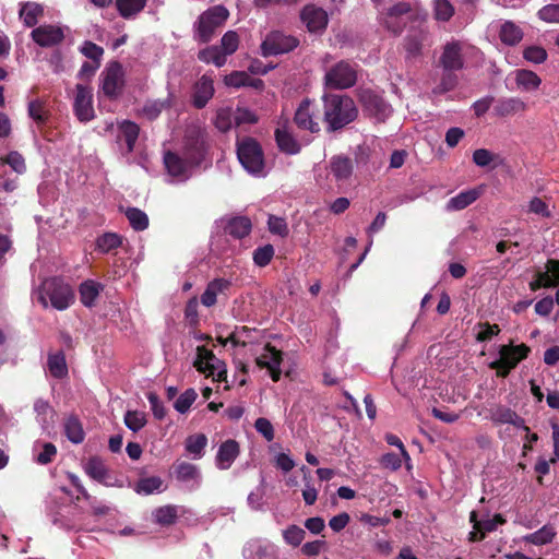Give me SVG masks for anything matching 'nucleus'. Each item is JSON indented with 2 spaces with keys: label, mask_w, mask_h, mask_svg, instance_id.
I'll use <instances>...</instances> for the list:
<instances>
[{
  "label": "nucleus",
  "mask_w": 559,
  "mask_h": 559,
  "mask_svg": "<svg viewBox=\"0 0 559 559\" xmlns=\"http://www.w3.org/2000/svg\"><path fill=\"white\" fill-rule=\"evenodd\" d=\"M358 116L355 102L346 95L328 94L323 96V121L328 132H335L350 122Z\"/></svg>",
  "instance_id": "obj_1"
},
{
  "label": "nucleus",
  "mask_w": 559,
  "mask_h": 559,
  "mask_svg": "<svg viewBox=\"0 0 559 559\" xmlns=\"http://www.w3.org/2000/svg\"><path fill=\"white\" fill-rule=\"evenodd\" d=\"M34 296L43 308L51 307L58 311L67 310L75 300L72 286L60 276L45 278L34 290Z\"/></svg>",
  "instance_id": "obj_2"
},
{
  "label": "nucleus",
  "mask_w": 559,
  "mask_h": 559,
  "mask_svg": "<svg viewBox=\"0 0 559 559\" xmlns=\"http://www.w3.org/2000/svg\"><path fill=\"white\" fill-rule=\"evenodd\" d=\"M426 13L416 2L400 1L379 10L380 23L393 35H400L407 22H425Z\"/></svg>",
  "instance_id": "obj_3"
},
{
  "label": "nucleus",
  "mask_w": 559,
  "mask_h": 559,
  "mask_svg": "<svg viewBox=\"0 0 559 559\" xmlns=\"http://www.w3.org/2000/svg\"><path fill=\"white\" fill-rule=\"evenodd\" d=\"M237 157L242 167L251 175L264 176V155L260 143L250 136L239 138L236 142Z\"/></svg>",
  "instance_id": "obj_4"
},
{
  "label": "nucleus",
  "mask_w": 559,
  "mask_h": 559,
  "mask_svg": "<svg viewBox=\"0 0 559 559\" xmlns=\"http://www.w3.org/2000/svg\"><path fill=\"white\" fill-rule=\"evenodd\" d=\"M229 16L224 5H214L204 11L193 25L194 39L200 43H209L217 28L223 26Z\"/></svg>",
  "instance_id": "obj_5"
},
{
  "label": "nucleus",
  "mask_w": 559,
  "mask_h": 559,
  "mask_svg": "<svg viewBox=\"0 0 559 559\" xmlns=\"http://www.w3.org/2000/svg\"><path fill=\"white\" fill-rule=\"evenodd\" d=\"M530 347L525 344L520 345H501L499 348V357L489 364L497 374L506 377L516 365L527 357Z\"/></svg>",
  "instance_id": "obj_6"
},
{
  "label": "nucleus",
  "mask_w": 559,
  "mask_h": 559,
  "mask_svg": "<svg viewBox=\"0 0 559 559\" xmlns=\"http://www.w3.org/2000/svg\"><path fill=\"white\" fill-rule=\"evenodd\" d=\"M356 80L355 66L344 60L334 64L324 75L325 85L334 90L349 88L356 83Z\"/></svg>",
  "instance_id": "obj_7"
},
{
  "label": "nucleus",
  "mask_w": 559,
  "mask_h": 559,
  "mask_svg": "<svg viewBox=\"0 0 559 559\" xmlns=\"http://www.w3.org/2000/svg\"><path fill=\"white\" fill-rule=\"evenodd\" d=\"M299 45V40L281 31L269 33L263 39L260 49L263 57L277 56L294 50Z\"/></svg>",
  "instance_id": "obj_8"
},
{
  "label": "nucleus",
  "mask_w": 559,
  "mask_h": 559,
  "mask_svg": "<svg viewBox=\"0 0 559 559\" xmlns=\"http://www.w3.org/2000/svg\"><path fill=\"white\" fill-rule=\"evenodd\" d=\"M163 162L167 176L170 178L169 182L173 183L186 182L195 168L185 156L171 151L165 152Z\"/></svg>",
  "instance_id": "obj_9"
},
{
  "label": "nucleus",
  "mask_w": 559,
  "mask_h": 559,
  "mask_svg": "<svg viewBox=\"0 0 559 559\" xmlns=\"http://www.w3.org/2000/svg\"><path fill=\"white\" fill-rule=\"evenodd\" d=\"M194 366L199 372L212 378L213 381H226L225 364L207 349L198 348Z\"/></svg>",
  "instance_id": "obj_10"
},
{
  "label": "nucleus",
  "mask_w": 559,
  "mask_h": 559,
  "mask_svg": "<svg viewBox=\"0 0 559 559\" xmlns=\"http://www.w3.org/2000/svg\"><path fill=\"white\" fill-rule=\"evenodd\" d=\"M206 153L205 135L197 128L187 131L185 136L183 156L195 167L204 160Z\"/></svg>",
  "instance_id": "obj_11"
},
{
  "label": "nucleus",
  "mask_w": 559,
  "mask_h": 559,
  "mask_svg": "<svg viewBox=\"0 0 559 559\" xmlns=\"http://www.w3.org/2000/svg\"><path fill=\"white\" fill-rule=\"evenodd\" d=\"M429 41V32L423 22H418L417 26H412L403 40L407 60L416 59L421 56L423 50Z\"/></svg>",
  "instance_id": "obj_12"
},
{
  "label": "nucleus",
  "mask_w": 559,
  "mask_h": 559,
  "mask_svg": "<svg viewBox=\"0 0 559 559\" xmlns=\"http://www.w3.org/2000/svg\"><path fill=\"white\" fill-rule=\"evenodd\" d=\"M102 90L109 98H116L124 85V72L118 61L110 62L102 74Z\"/></svg>",
  "instance_id": "obj_13"
},
{
  "label": "nucleus",
  "mask_w": 559,
  "mask_h": 559,
  "mask_svg": "<svg viewBox=\"0 0 559 559\" xmlns=\"http://www.w3.org/2000/svg\"><path fill=\"white\" fill-rule=\"evenodd\" d=\"M73 110L75 117L81 122H88L95 118V110L93 107L92 90L83 84H76L75 95L73 100Z\"/></svg>",
  "instance_id": "obj_14"
},
{
  "label": "nucleus",
  "mask_w": 559,
  "mask_h": 559,
  "mask_svg": "<svg viewBox=\"0 0 559 559\" xmlns=\"http://www.w3.org/2000/svg\"><path fill=\"white\" fill-rule=\"evenodd\" d=\"M495 426L500 425H512L515 428L530 431V428L525 425L524 418H522L515 411L501 404H495L488 408V415L486 416Z\"/></svg>",
  "instance_id": "obj_15"
},
{
  "label": "nucleus",
  "mask_w": 559,
  "mask_h": 559,
  "mask_svg": "<svg viewBox=\"0 0 559 559\" xmlns=\"http://www.w3.org/2000/svg\"><path fill=\"white\" fill-rule=\"evenodd\" d=\"M31 37L40 47H53L63 41L64 28L55 24H43L32 31Z\"/></svg>",
  "instance_id": "obj_16"
},
{
  "label": "nucleus",
  "mask_w": 559,
  "mask_h": 559,
  "mask_svg": "<svg viewBox=\"0 0 559 559\" xmlns=\"http://www.w3.org/2000/svg\"><path fill=\"white\" fill-rule=\"evenodd\" d=\"M281 352L276 350L275 347L266 345L263 348V353L255 358V368L265 370V373L270 376L272 381L277 382L281 377Z\"/></svg>",
  "instance_id": "obj_17"
},
{
  "label": "nucleus",
  "mask_w": 559,
  "mask_h": 559,
  "mask_svg": "<svg viewBox=\"0 0 559 559\" xmlns=\"http://www.w3.org/2000/svg\"><path fill=\"white\" fill-rule=\"evenodd\" d=\"M300 19L312 33L323 31L329 21L326 12L314 4L306 5L300 13Z\"/></svg>",
  "instance_id": "obj_18"
},
{
  "label": "nucleus",
  "mask_w": 559,
  "mask_h": 559,
  "mask_svg": "<svg viewBox=\"0 0 559 559\" xmlns=\"http://www.w3.org/2000/svg\"><path fill=\"white\" fill-rule=\"evenodd\" d=\"M226 235L241 239L251 231V221L246 216L223 217L218 222Z\"/></svg>",
  "instance_id": "obj_19"
},
{
  "label": "nucleus",
  "mask_w": 559,
  "mask_h": 559,
  "mask_svg": "<svg viewBox=\"0 0 559 559\" xmlns=\"http://www.w3.org/2000/svg\"><path fill=\"white\" fill-rule=\"evenodd\" d=\"M444 71H457L464 67L462 46L457 41L448 43L440 57Z\"/></svg>",
  "instance_id": "obj_20"
},
{
  "label": "nucleus",
  "mask_w": 559,
  "mask_h": 559,
  "mask_svg": "<svg viewBox=\"0 0 559 559\" xmlns=\"http://www.w3.org/2000/svg\"><path fill=\"white\" fill-rule=\"evenodd\" d=\"M311 106L312 103L309 99H304L295 112L294 122L301 130L317 133L320 131V124L313 119Z\"/></svg>",
  "instance_id": "obj_21"
},
{
  "label": "nucleus",
  "mask_w": 559,
  "mask_h": 559,
  "mask_svg": "<svg viewBox=\"0 0 559 559\" xmlns=\"http://www.w3.org/2000/svg\"><path fill=\"white\" fill-rule=\"evenodd\" d=\"M329 169L337 182L346 181L353 175L354 164L348 156L334 155L330 158Z\"/></svg>",
  "instance_id": "obj_22"
},
{
  "label": "nucleus",
  "mask_w": 559,
  "mask_h": 559,
  "mask_svg": "<svg viewBox=\"0 0 559 559\" xmlns=\"http://www.w3.org/2000/svg\"><path fill=\"white\" fill-rule=\"evenodd\" d=\"M239 443L234 439L224 441L216 454V465L221 469H228L239 455Z\"/></svg>",
  "instance_id": "obj_23"
},
{
  "label": "nucleus",
  "mask_w": 559,
  "mask_h": 559,
  "mask_svg": "<svg viewBox=\"0 0 559 559\" xmlns=\"http://www.w3.org/2000/svg\"><path fill=\"white\" fill-rule=\"evenodd\" d=\"M213 95V80L206 75H203L194 85L193 105L201 109L206 106Z\"/></svg>",
  "instance_id": "obj_24"
},
{
  "label": "nucleus",
  "mask_w": 559,
  "mask_h": 559,
  "mask_svg": "<svg viewBox=\"0 0 559 559\" xmlns=\"http://www.w3.org/2000/svg\"><path fill=\"white\" fill-rule=\"evenodd\" d=\"M231 282L226 278H215L211 281L201 296V302L205 307H212L217 301V295L224 294L229 289Z\"/></svg>",
  "instance_id": "obj_25"
},
{
  "label": "nucleus",
  "mask_w": 559,
  "mask_h": 559,
  "mask_svg": "<svg viewBox=\"0 0 559 559\" xmlns=\"http://www.w3.org/2000/svg\"><path fill=\"white\" fill-rule=\"evenodd\" d=\"M516 87L522 92L537 91L542 84V79L531 70L518 69L513 72Z\"/></svg>",
  "instance_id": "obj_26"
},
{
  "label": "nucleus",
  "mask_w": 559,
  "mask_h": 559,
  "mask_svg": "<svg viewBox=\"0 0 559 559\" xmlns=\"http://www.w3.org/2000/svg\"><path fill=\"white\" fill-rule=\"evenodd\" d=\"M526 108V104L520 97H504L497 100L493 110L499 117H508L523 112Z\"/></svg>",
  "instance_id": "obj_27"
},
{
  "label": "nucleus",
  "mask_w": 559,
  "mask_h": 559,
  "mask_svg": "<svg viewBox=\"0 0 559 559\" xmlns=\"http://www.w3.org/2000/svg\"><path fill=\"white\" fill-rule=\"evenodd\" d=\"M85 473L98 483L108 485L109 472L105 462L98 456H92L85 464Z\"/></svg>",
  "instance_id": "obj_28"
},
{
  "label": "nucleus",
  "mask_w": 559,
  "mask_h": 559,
  "mask_svg": "<svg viewBox=\"0 0 559 559\" xmlns=\"http://www.w3.org/2000/svg\"><path fill=\"white\" fill-rule=\"evenodd\" d=\"M103 290V285L92 281L86 280L83 283L80 284L79 293H80V300L85 307H93L95 304V300L99 296V293Z\"/></svg>",
  "instance_id": "obj_29"
},
{
  "label": "nucleus",
  "mask_w": 559,
  "mask_h": 559,
  "mask_svg": "<svg viewBox=\"0 0 559 559\" xmlns=\"http://www.w3.org/2000/svg\"><path fill=\"white\" fill-rule=\"evenodd\" d=\"M480 193L476 189L462 191L455 197L451 198L445 209L447 211H461L471 205L473 202H475L479 198Z\"/></svg>",
  "instance_id": "obj_30"
},
{
  "label": "nucleus",
  "mask_w": 559,
  "mask_h": 559,
  "mask_svg": "<svg viewBox=\"0 0 559 559\" xmlns=\"http://www.w3.org/2000/svg\"><path fill=\"white\" fill-rule=\"evenodd\" d=\"M66 437L73 443L79 444L84 441L85 432L80 419L76 416H69L63 423Z\"/></svg>",
  "instance_id": "obj_31"
},
{
  "label": "nucleus",
  "mask_w": 559,
  "mask_h": 559,
  "mask_svg": "<svg viewBox=\"0 0 559 559\" xmlns=\"http://www.w3.org/2000/svg\"><path fill=\"white\" fill-rule=\"evenodd\" d=\"M275 140L280 150L286 154L294 155L300 151L299 143L286 129L277 128L275 130Z\"/></svg>",
  "instance_id": "obj_32"
},
{
  "label": "nucleus",
  "mask_w": 559,
  "mask_h": 559,
  "mask_svg": "<svg viewBox=\"0 0 559 559\" xmlns=\"http://www.w3.org/2000/svg\"><path fill=\"white\" fill-rule=\"evenodd\" d=\"M499 37L503 44L514 46L522 40L523 32L515 23L507 21L500 27Z\"/></svg>",
  "instance_id": "obj_33"
},
{
  "label": "nucleus",
  "mask_w": 559,
  "mask_h": 559,
  "mask_svg": "<svg viewBox=\"0 0 559 559\" xmlns=\"http://www.w3.org/2000/svg\"><path fill=\"white\" fill-rule=\"evenodd\" d=\"M119 136L123 139L127 144L128 153H131L134 150L136 140L139 138L140 127L133 121L123 120L119 124Z\"/></svg>",
  "instance_id": "obj_34"
},
{
  "label": "nucleus",
  "mask_w": 559,
  "mask_h": 559,
  "mask_svg": "<svg viewBox=\"0 0 559 559\" xmlns=\"http://www.w3.org/2000/svg\"><path fill=\"white\" fill-rule=\"evenodd\" d=\"M43 13V7L35 2H26L20 9V17L27 27L35 26Z\"/></svg>",
  "instance_id": "obj_35"
},
{
  "label": "nucleus",
  "mask_w": 559,
  "mask_h": 559,
  "mask_svg": "<svg viewBox=\"0 0 559 559\" xmlns=\"http://www.w3.org/2000/svg\"><path fill=\"white\" fill-rule=\"evenodd\" d=\"M198 58L205 63H213L218 68L226 63V56L222 51L221 47L215 45L200 50Z\"/></svg>",
  "instance_id": "obj_36"
},
{
  "label": "nucleus",
  "mask_w": 559,
  "mask_h": 559,
  "mask_svg": "<svg viewBox=\"0 0 559 559\" xmlns=\"http://www.w3.org/2000/svg\"><path fill=\"white\" fill-rule=\"evenodd\" d=\"M47 367L51 376L62 378L68 372L64 354L60 350L48 356Z\"/></svg>",
  "instance_id": "obj_37"
},
{
  "label": "nucleus",
  "mask_w": 559,
  "mask_h": 559,
  "mask_svg": "<svg viewBox=\"0 0 559 559\" xmlns=\"http://www.w3.org/2000/svg\"><path fill=\"white\" fill-rule=\"evenodd\" d=\"M556 536V531L551 525H544L538 531L528 534L524 539L533 545L540 546L551 543Z\"/></svg>",
  "instance_id": "obj_38"
},
{
  "label": "nucleus",
  "mask_w": 559,
  "mask_h": 559,
  "mask_svg": "<svg viewBox=\"0 0 559 559\" xmlns=\"http://www.w3.org/2000/svg\"><path fill=\"white\" fill-rule=\"evenodd\" d=\"M116 5L121 16L130 19L145 8L146 0H117Z\"/></svg>",
  "instance_id": "obj_39"
},
{
  "label": "nucleus",
  "mask_w": 559,
  "mask_h": 559,
  "mask_svg": "<svg viewBox=\"0 0 559 559\" xmlns=\"http://www.w3.org/2000/svg\"><path fill=\"white\" fill-rule=\"evenodd\" d=\"M433 17L438 22H448L455 13L453 4L449 0H433Z\"/></svg>",
  "instance_id": "obj_40"
},
{
  "label": "nucleus",
  "mask_w": 559,
  "mask_h": 559,
  "mask_svg": "<svg viewBox=\"0 0 559 559\" xmlns=\"http://www.w3.org/2000/svg\"><path fill=\"white\" fill-rule=\"evenodd\" d=\"M367 107L379 120H384L392 112L391 106L376 95L368 98Z\"/></svg>",
  "instance_id": "obj_41"
},
{
  "label": "nucleus",
  "mask_w": 559,
  "mask_h": 559,
  "mask_svg": "<svg viewBox=\"0 0 559 559\" xmlns=\"http://www.w3.org/2000/svg\"><path fill=\"white\" fill-rule=\"evenodd\" d=\"M235 126V114L231 107L219 108L216 112L215 127L222 131L227 132Z\"/></svg>",
  "instance_id": "obj_42"
},
{
  "label": "nucleus",
  "mask_w": 559,
  "mask_h": 559,
  "mask_svg": "<svg viewBox=\"0 0 559 559\" xmlns=\"http://www.w3.org/2000/svg\"><path fill=\"white\" fill-rule=\"evenodd\" d=\"M126 216L131 227L135 230H144L148 226L147 215L138 207H128L126 210Z\"/></svg>",
  "instance_id": "obj_43"
},
{
  "label": "nucleus",
  "mask_w": 559,
  "mask_h": 559,
  "mask_svg": "<svg viewBox=\"0 0 559 559\" xmlns=\"http://www.w3.org/2000/svg\"><path fill=\"white\" fill-rule=\"evenodd\" d=\"M123 423L131 431L138 432L145 427L147 423L146 414L140 411H127Z\"/></svg>",
  "instance_id": "obj_44"
},
{
  "label": "nucleus",
  "mask_w": 559,
  "mask_h": 559,
  "mask_svg": "<svg viewBox=\"0 0 559 559\" xmlns=\"http://www.w3.org/2000/svg\"><path fill=\"white\" fill-rule=\"evenodd\" d=\"M176 477L180 481H190L199 477V469L189 462H180L175 465Z\"/></svg>",
  "instance_id": "obj_45"
},
{
  "label": "nucleus",
  "mask_w": 559,
  "mask_h": 559,
  "mask_svg": "<svg viewBox=\"0 0 559 559\" xmlns=\"http://www.w3.org/2000/svg\"><path fill=\"white\" fill-rule=\"evenodd\" d=\"M28 115L38 128L43 127L48 120V110L40 100H33L28 104Z\"/></svg>",
  "instance_id": "obj_46"
},
{
  "label": "nucleus",
  "mask_w": 559,
  "mask_h": 559,
  "mask_svg": "<svg viewBox=\"0 0 559 559\" xmlns=\"http://www.w3.org/2000/svg\"><path fill=\"white\" fill-rule=\"evenodd\" d=\"M170 106L169 99L165 100H150L145 103V105L142 108V114L144 117H146L150 120L156 119L164 109L168 108Z\"/></svg>",
  "instance_id": "obj_47"
},
{
  "label": "nucleus",
  "mask_w": 559,
  "mask_h": 559,
  "mask_svg": "<svg viewBox=\"0 0 559 559\" xmlns=\"http://www.w3.org/2000/svg\"><path fill=\"white\" fill-rule=\"evenodd\" d=\"M122 243V239L118 234L115 233H106L98 237L97 239V248L99 251L107 253Z\"/></svg>",
  "instance_id": "obj_48"
},
{
  "label": "nucleus",
  "mask_w": 559,
  "mask_h": 559,
  "mask_svg": "<svg viewBox=\"0 0 559 559\" xmlns=\"http://www.w3.org/2000/svg\"><path fill=\"white\" fill-rule=\"evenodd\" d=\"M306 532L298 525H289L283 531V538L287 545L298 547L305 539Z\"/></svg>",
  "instance_id": "obj_49"
},
{
  "label": "nucleus",
  "mask_w": 559,
  "mask_h": 559,
  "mask_svg": "<svg viewBox=\"0 0 559 559\" xmlns=\"http://www.w3.org/2000/svg\"><path fill=\"white\" fill-rule=\"evenodd\" d=\"M207 444V438L203 433L190 436L186 440V450L200 457Z\"/></svg>",
  "instance_id": "obj_50"
},
{
  "label": "nucleus",
  "mask_w": 559,
  "mask_h": 559,
  "mask_svg": "<svg viewBox=\"0 0 559 559\" xmlns=\"http://www.w3.org/2000/svg\"><path fill=\"white\" fill-rule=\"evenodd\" d=\"M155 520L160 525H171L176 522L178 516L177 508L175 506H164L158 508L155 513Z\"/></svg>",
  "instance_id": "obj_51"
},
{
  "label": "nucleus",
  "mask_w": 559,
  "mask_h": 559,
  "mask_svg": "<svg viewBox=\"0 0 559 559\" xmlns=\"http://www.w3.org/2000/svg\"><path fill=\"white\" fill-rule=\"evenodd\" d=\"M239 46V36L234 31L226 32L221 39V49L224 55L230 56L238 49Z\"/></svg>",
  "instance_id": "obj_52"
},
{
  "label": "nucleus",
  "mask_w": 559,
  "mask_h": 559,
  "mask_svg": "<svg viewBox=\"0 0 559 559\" xmlns=\"http://www.w3.org/2000/svg\"><path fill=\"white\" fill-rule=\"evenodd\" d=\"M197 396V392L192 388H189L175 402V409L180 414H185L186 412L189 411V408L195 401Z\"/></svg>",
  "instance_id": "obj_53"
},
{
  "label": "nucleus",
  "mask_w": 559,
  "mask_h": 559,
  "mask_svg": "<svg viewBox=\"0 0 559 559\" xmlns=\"http://www.w3.org/2000/svg\"><path fill=\"white\" fill-rule=\"evenodd\" d=\"M163 485V480L157 476H151L146 478H142L136 484V491L140 493L151 495Z\"/></svg>",
  "instance_id": "obj_54"
},
{
  "label": "nucleus",
  "mask_w": 559,
  "mask_h": 559,
  "mask_svg": "<svg viewBox=\"0 0 559 559\" xmlns=\"http://www.w3.org/2000/svg\"><path fill=\"white\" fill-rule=\"evenodd\" d=\"M80 52L86 58L91 59V61L100 63L104 55V49L103 47L96 45L93 41L85 40L80 47Z\"/></svg>",
  "instance_id": "obj_55"
},
{
  "label": "nucleus",
  "mask_w": 559,
  "mask_h": 559,
  "mask_svg": "<svg viewBox=\"0 0 559 559\" xmlns=\"http://www.w3.org/2000/svg\"><path fill=\"white\" fill-rule=\"evenodd\" d=\"M274 255V248L272 245L259 247L253 252V261L259 266L267 265Z\"/></svg>",
  "instance_id": "obj_56"
},
{
  "label": "nucleus",
  "mask_w": 559,
  "mask_h": 559,
  "mask_svg": "<svg viewBox=\"0 0 559 559\" xmlns=\"http://www.w3.org/2000/svg\"><path fill=\"white\" fill-rule=\"evenodd\" d=\"M457 84V76L452 71H444L440 83L435 87V94H444L452 91Z\"/></svg>",
  "instance_id": "obj_57"
},
{
  "label": "nucleus",
  "mask_w": 559,
  "mask_h": 559,
  "mask_svg": "<svg viewBox=\"0 0 559 559\" xmlns=\"http://www.w3.org/2000/svg\"><path fill=\"white\" fill-rule=\"evenodd\" d=\"M523 57L528 62L539 64L546 61L547 51L539 46H530L523 51Z\"/></svg>",
  "instance_id": "obj_58"
},
{
  "label": "nucleus",
  "mask_w": 559,
  "mask_h": 559,
  "mask_svg": "<svg viewBox=\"0 0 559 559\" xmlns=\"http://www.w3.org/2000/svg\"><path fill=\"white\" fill-rule=\"evenodd\" d=\"M269 230L281 237H286L288 235V227L286 221L282 217L270 215L267 219Z\"/></svg>",
  "instance_id": "obj_59"
},
{
  "label": "nucleus",
  "mask_w": 559,
  "mask_h": 559,
  "mask_svg": "<svg viewBox=\"0 0 559 559\" xmlns=\"http://www.w3.org/2000/svg\"><path fill=\"white\" fill-rule=\"evenodd\" d=\"M234 114H235V126H240V124H245V123L252 124L258 121V117L255 116V114L248 108L237 107L234 110Z\"/></svg>",
  "instance_id": "obj_60"
},
{
  "label": "nucleus",
  "mask_w": 559,
  "mask_h": 559,
  "mask_svg": "<svg viewBox=\"0 0 559 559\" xmlns=\"http://www.w3.org/2000/svg\"><path fill=\"white\" fill-rule=\"evenodd\" d=\"M537 15L547 23H559V4H547L538 11Z\"/></svg>",
  "instance_id": "obj_61"
},
{
  "label": "nucleus",
  "mask_w": 559,
  "mask_h": 559,
  "mask_svg": "<svg viewBox=\"0 0 559 559\" xmlns=\"http://www.w3.org/2000/svg\"><path fill=\"white\" fill-rule=\"evenodd\" d=\"M254 428L266 441L270 442L274 439V428L267 418L259 417L254 423Z\"/></svg>",
  "instance_id": "obj_62"
},
{
  "label": "nucleus",
  "mask_w": 559,
  "mask_h": 559,
  "mask_svg": "<svg viewBox=\"0 0 559 559\" xmlns=\"http://www.w3.org/2000/svg\"><path fill=\"white\" fill-rule=\"evenodd\" d=\"M506 523V519L501 514H495L492 519L476 522L475 530L485 531L486 533L492 532L498 525Z\"/></svg>",
  "instance_id": "obj_63"
},
{
  "label": "nucleus",
  "mask_w": 559,
  "mask_h": 559,
  "mask_svg": "<svg viewBox=\"0 0 559 559\" xmlns=\"http://www.w3.org/2000/svg\"><path fill=\"white\" fill-rule=\"evenodd\" d=\"M250 76L246 72L235 71L225 76V84L233 87H241L250 84Z\"/></svg>",
  "instance_id": "obj_64"
}]
</instances>
